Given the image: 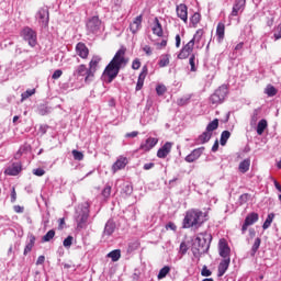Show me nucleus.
<instances>
[{"mask_svg": "<svg viewBox=\"0 0 281 281\" xmlns=\"http://www.w3.org/2000/svg\"><path fill=\"white\" fill-rule=\"evenodd\" d=\"M128 65V58H126V47L122 46L114 55L112 60L105 67L103 76L108 78V82L115 80L117 74L123 67Z\"/></svg>", "mask_w": 281, "mask_h": 281, "instance_id": "obj_1", "label": "nucleus"}, {"mask_svg": "<svg viewBox=\"0 0 281 281\" xmlns=\"http://www.w3.org/2000/svg\"><path fill=\"white\" fill-rule=\"evenodd\" d=\"M202 217V211H199L196 209L189 210L183 218V229H190V227H196V225H201Z\"/></svg>", "mask_w": 281, "mask_h": 281, "instance_id": "obj_2", "label": "nucleus"}, {"mask_svg": "<svg viewBox=\"0 0 281 281\" xmlns=\"http://www.w3.org/2000/svg\"><path fill=\"white\" fill-rule=\"evenodd\" d=\"M212 243V235L207 233H201L195 238L194 247L198 251V254H207L210 249V244Z\"/></svg>", "mask_w": 281, "mask_h": 281, "instance_id": "obj_3", "label": "nucleus"}, {"mask_svg": "<svg viewBox=\"0 0 281 281\" xmlns=\"http://www.w3.org/2000/svg\"><path fill=\"white\" fill-rule=\"evenodd\" d=\"M87 221H89V204L86 202L78 206L76 223L78 229H83L87 227Z\"/></svg>", "mask_w": 281, "mask_h": 281, "instance_id": "obj_4", "label": "nucleus"}, {"mask_svg": "<svg viewBox=\"0 0 281 281\" xmlns=\"http://www.w3.org/2000/svg\"><path fill=\"white\" fill-rule=\"evenodd\" d=\"M21 36L29 43L31 47H36V31L26 26L22 30Z\"/></svg>", "mask_w": 281, "mask_h": 281, "instance_id": "obj_5", "label": "nucleus"}, {"mask_svg": "<svg viewBox=\"0 0 281 281\" xmlns=\"http://www.w3.org/2000/svg\"><path fill=\"white\" fill-rule=\"evenodd\" d=\"M194 52V37L186 44L178 54L179 60H186Z\"/></svg>", "mask_w": 281, "mask_h": 281, "instance_id": "obj_6", "label": "nucleus"}, {"mask_svg": "<svg viewBox=\"0 0 281 281\" xmlns=\"http://www.w3.org/2000/svg\"><path fill=\"white\" fill-rule=\"evenodd\" d=\"M101 26H102V21H100L99 16H92L87 23V30L90 34H95L100 32Z\"/></svg>", "mask_w": 281, "mask_h": 281, "instance_id": "obj_7", "label": "nucleus"}, {"mask_svg": "<svg viewBox=\"0 0 281 281\" xmlns=\"http://www.w3.org/2000/svg\"><path fill=\"white\" fill-rule=\"evenodd\" d=\"M259 218H260V216L258 215V213H256V212L249 213L246 216L245 222L241 226V234H245V232H247L249 226L254 225L255 223H258Z\"/></svg>", "mask_w": 281, "mask_h": 281, "instance_id": "obj_8", "label": "nucleus"}, {"mask_svg": "<svg viewBox=\"0 0 281 281\" xmlns=\"http://www.w3.org/2000/svg\"><path fill=\"white\" fill-rule=\"evenodd\" d=\"M220 256L224 259L229 258V254H232V248H229V244L224 238L220 239L218 243Z\"/></svg>", "mask_w": 281, "mask_h": 281, "instance_id": "obj_9", "label": "nucleus"}, {"mask_svg": "<svg viewBox=\"0 0 281 281\" xmlns=\"http://www.w3.org/2000/svg\"><path fill=\"white\" fill-rule=\"evenodd\" d=\"M38 23L42 27H48L49 25V10L41 9L37 13Z\"/></svg>", "mask_w": 281, "mask_h": 281, "instance_id": "obj_10", "label": "nucleus"}, {"mask_svg": "<svg viewBox=\"0 0 281 281\" xmlns=\"http://www.w3.org/2000/svg\"><path fill=\"white\" fill-rule=\"evenodd\" d=\"M76 54L79 56V58L87 60V58H89V47H87V44L79 42L76 45Z\"/></svg>", "mask_w": 281, "mask_h": 281, "instance_id": "obj_11", "label": "nucleus"}, {"mask_svg": "<svg viewBox=\"0 0 281 281\" xmlns=\"http://www.w3.org/2000/svg\"><path fill=\"white\" fill-rule=\"evenodd\" d=\"M159 139L155 137H149L145 140V143L140 144L139 150H144V153H148L149 150H153L155 146H157Z\"/></svg>", "mask_w": 281, "mask_h": 281, "instance_id": "obj_12", "label": "nucleus"}, {"mask_svg": "<svg viewBox=\"0 0 281 281\" xmlns=\"http://www.w3.org/2000/svg\"><path fill=\"white\" fill-rule=\"evenodd\" d=\"M203 150H205V147H199L193 149L186 158L184 160L188 164H192L194 161H196V159H199V157H201L203 155Z\"/></svg>", "mask_w": 281, "mask_h": 281, "instance_id": "obj_13", "label": "nucleus"}, {"mask_svg": "<svg viewBox=\"0 0 281 281\" xmlns=\"http://www.w3.org/2000/svg\"><path fill=\"white\" fill-rule=\"evenodd\" d=\"M177 16L183 21V23H188V5L180 3L176 8Z\"/></svg>", "mask_w": 281, "mask_h": 281, "instance_id": "obj_14", "label": "nucleus"}, {"mask_svg": "<svg viewBox=\"0 0 281 281\" xmlns=\"http://www.w3.org/2000/svg\"><path fill=\"white\" fill-rule=\"evenodd\" d=\"M102 60V58H100V56H93L92 59L89 63V69H88V77H93L97 69H98V65H100V61Z\"/></svg>", "mask_w": 281, "mask_h": 281, "instance_id": "obj_15", "label": "nucleus"}, {"mask_svg": "<svg viewBox=\"0 0 281 281\" xmlns=\"http://www.w3.org/2000/svg\"><path fill=\"white\" fill-rule=\"evenodd\" d=\"M170 150H172V143L167 142L161 148L158 149L157 157L159 159H166V157L170 155Z\"/></svg>", "mask_w": 281, "mask_h": 281, "instance_id": "obj_16", "label": "nucleus"}, {"mask_svg": "<svg viewBox=\"0 0 281 281\" xmlns=\"http://www.w3.org/2000/svg\"><path fill=\"white\" fill-rule=\"evenodd\" d=\"M148 76V67L144 66L142 68V71L138 76L137 83H136V91H142L144 88V80H146V77Z\"/></svg>", "mask_w": 281, "mask_h": 281, "instance_id": "obj_17", "label": "nucleus"}, {"mask_svg": "<svg viewBox=\"0 0 281 281\" xmlns=\"http://www.w3.org/2000/svg\"><path fill=\"white\" fill-rule=\"evenodd\" d=\"M143 19L144 18L140 14L132 21V23L130 24V32H132V34H137V32H139V30L142 29Z\"/></svg>", "mask_w": 281, "mask_h": 281, "instance_id": "obj_18", "label": "nucleus"}, {"mask_svg": "<svg viewBox=\"0 0 281 281\" xmlns=\"http://www.w3.org/2000/svg\"><path fill=\"white\" fill-rule=\"evenodd\" d=\"M127 164L128 159L126 157H120L112 166L113 172H117V170H123V168H126Z\"/></svg>", "mask_w": 281, "mask_h": 281, "instance_id": "obj_19", "label": "nucleus"}, {"mask_svg": "<svg viewBox=\"0 0 281 281\" xmlns=\"http://www.w3.org/2000/svg\"><path fill=\"white\" fill-rule=\"evenodd\" d=\"M232 262L231 258L223 259L218 265V277L225 276L227 269H229V263Z\"/></svg>", "mask_w": 281, "mask_h": 281, "instance_id": "obj_20", "label": "nucleus"}, {"mask_svg": "<svg viewBox=\"0 0 281 281\" xmlns=\"http://www.w3.org/2000/svg\"><path fill=\"white\" fill-rule=\"evenodd\" d=\"M227 86L222 85L218 89L215 90L214 94L217 95V98L222 101L225 102V98H227Z\"/></svg>", "mask_w": 281, "mask_h": 281, "instance_id": "obj_21", "label": "nucleus"}, {"mask_svg": "<svg viewBox=\"0 0 281 281\" xmlns=\"http://www.w3.org/2000/svg\"><path fill=\"white\" fill-rule=\"evenodd\" d=\"M154 26H153V34L156 36L162 37L164 36V29L161 27V23L159 22L158 18H155L154 20Z\"/></svg>", "mask_w": 281, "mask_h": 281, "instance_id": "obj_22", "label": "nucleus"}, {"mask_svg": "<svg viewBox=\"0 0 281 281\" xmlns=\"http://www.w3.org/2000/svg\"><path fill=\"white\" fill-rule=\"evenodd\" d=\"M216 36L218 43H222V41L225 38V23L218 22L216 26Z\"/></svg>", "mask_w": 281, "mask_h": 281, "instance_id": "obj_23", "label": "nucleus"}, {"mask_svg": "<svg viewBox=\"0 0 281 281\" xmlns=\"http://www.w3.org/2000/svg\"><path fill=\"white\" fill-rule=\"evenodd\" d=\"M212 135L213 133H210L207 130H205V132L196 138V144H207V142L212 139Z\"/></svg>", "mask_w": 281, "mask_h": 281, "instance_id": "obj_24", "label": "nucleus"}, {"mask_svg": "<svg viewBox=\"0 0 281 281\" xmlns=\"http://www.w3.org/2000/svg\"><path fill=\"white\" fill-rule=\"evenodd\" d=\"M115 232V223L113 221H108L103 231V236H112Z\"/></svg>", "mask_w": 281, "mask_h": 281, "instance_id": "obj_25", "label": "nucleus"}, {"mask_svg": "<svg viewBox=\"0 0 281 281\" xmlns=\"http://www.w3.org/2000/svg\"><path fill=\"white\" fill-rule=\"evenodd\" d=\"M22 170L21 165H13L12 167H9L5 169V175H9V177H16Z\"/></svg>", "mask_w": 281, "mask_h": 281, "instance_id": "obj_26", "label": "nucleus"}, {"mask_svg": "<svg viewBox=\"0 0 281 281\" xmlns=\"http://www.w3.org/2000/svg\"><path fill=\"white\" fill-rule=\"evenodd\" d=\"M108 258H111L112 262H117L122 258V250L115 249L108 254Z\"/></svg>", "mask_w": 281, "mask_h": 281, "instance_id": "obj_27", "label": "nucleus"}, {"mask_svg": "<svg viewBox=\"0 0 281 281\" xmlns=\"http://www.w3.org/2000/svg\"><path fill=\"white\" fill-rule=\"evenodd\" d=\"M35 243H36V237L34 235H31L30 241L27 243V245L24 248V256H27V254H30V251H32Z\"/></svg>", "mask_w": 281, "mask_h": 281, "instance_id": "obj_28", "label": "nucleus"}, {"mask_svg": "<svg viewBox=\"0 0 281 281\" xmlns=\"http://www.w3.org/2000/svg\"><path fill=\"white\" fill-rule=\"evenodd\" d=\"M268 126H269V124L267 123V120H265V119L260 120L258 125H257V134L262 135V133H265V130Z\"/></svg>", "mask_w": 281, "mask_h": 281, "instance_id": "obj_29", "label": "nucleus"}, {"mask_svg": "<svg viewBox=\"0 0 281 281\" xmlns=\"http://www.w3.org/2000/svg\"><path fill=\"white\" fill-rule=\"evenodd\" d=\"M250 166H251V160L245 159L239 164V172H243V175H245V172L249 171Z\"/></svg>", "mask_w": 281, "mask_h": 281, "instance_id": "obj_30", "label": "nucleus"}, {"mask_svg": "<svg viewBox=\"0 0 281 281\" xmlns=\"http://www.w3.org/2000/svg\"><path fill=\"white\" fill-rule=\"evenodd\" d=\"M88 71H89V69H87V66L85 64H81L77 68L78 76H86V80H89V78H90Z\"/></svg>", "mask_w": 281, "mask_h": 281, "instance_id": "obj_31", "label": "nucleus"}, {"mask_svg": "<svg viewBox=\"0 0 281 281\" xmlns=\"http://www.w3.org/2000/svg\"><path fill=\"white\" fill-rule=\"evenodd\" d=\"M229 137H232V133H229V131L222 132L221 138H220L221 146H225L227 144V139H229Z\"/></svg>", "mask_w": 281, "mask_h": 281, "instance_id": "obj_32", "label": "nucleus"}, {"mask_svg": "<svg viewBox=\"0 0 281 281\" xmlns=\"http://www.w3.org/2000/svg\"><path fill=\"white\" fill-rule=\"evenodd\" d=\"M273 218H276V214H273V213L268 214V216L262 225V228L269 229V227H271V224L273 223Z\"/></svg>", "mask_w": 281, "mask_h": 281, "instance_id": "obj_33", "label": "nucleus"}, {"mask_svg": "<svg viewBox=\"0 0 281 281\" xmlns=\"http://www.w3.org/2000/svg\"><path fill=\"white\" fill-rule=\"evenodd\" d=\"M216 128H218V119H215L207 124L206 132L214 133V131H216Z\"/></svg>", "mask_w": 281, "mask_h": 281, "instance_id": "obj_34", "label": "nucleus"}, {"mask_svg": "<svg viewBox=\"0 0 281 281\" xmlns=\"http://www.w3.org/2000/svg\"><path fill=\"white\" fill-rule=\"evenodd\" d=\"M54 236H56V231H54V229L48 231V232L42 237V243H49V240H53Z\"/></svg>", "mask_w": 281, "mask_h": 281, "instance_id": "obj_35", "label": "nucleus"}, {"mask_svg": "<svg viewBox=\"0 0 281 281\" xmlns=\"http://www.w3.org/2000/svg\"><path fill=\"white\" fill-rule=\"evenodd\" d=\"M190 22L192 24L193 27H196V25H199V23H201V13L195 12L191 18H190Z\"/></svg>", "mask_w": 281, "mask_h": 281, "instance_id": "obj_36", "label": "nucleus"}, {"mask_svg": "<svg viewBox=\"0 0 281 281\" xmlns=\"http://www.w3.org/2000/svg\"><path fill=\"white\" fill-rule=\"evenodd\" d=\"M158 65L159 67H168L170 65V55H162Z\"/></svg>", "mask_w": 281, "mask_h": 281, "instance_id": "obj_37", "label": "nucleus"}, {"mask_svg": "<svg viewBox=\"0 0 281 281\" xmlns=\"http://www.w3.org/2000/svg\"><path fill=\"white\" fill-rule=\"evenodd\" d=\"M265 93L269 97V98H273V95H278V89H276V87L273 86H268L265 90Z\"/></svg>", "mask_w": 281, "mask_h": 281, "instance_id": "obj_38", "label": "nucleus"}, {"mask_svg": "<svg viewBox=\"0 0 281 281\" xmlns=\"http://www.w3.org/2000/svg\"><path fill=\"white\" fill-rule=\"evenodd\" d=\"M262 243V239H260V237H257L255 239V243L252 245L251 248V256H256V252L258 251V249H260V244Z\"/></svg>", "mask_w": 281, "mask_h": 281, "instance_id": "obj_39", "label": "nucleus"}, {"mask_svg": "<svg viewBox=\"0 0 281 281\" xmlns=\"http://www.w3.org/2000/svg\"><path fill=\"white\" fill-rule=\"evenodd\" d=\"M169 273H170V267L165 266L162 269H160L158 273V280H164V278H166V276H168Z\"/></svg>", "mask_w": 281, "mask_h": 281, "instance_id": "obj_40", "label": "nucleus"}, {"mask_svg": "<svg viewBox=\"0 0 281 281\" xmlns=\"http://www.w3.org/2000/svg\"><path fill=\"white\" fill-rule=\"evenodd\" d=\"M72 157L75 161H82V159H85V154H82V151H78V149H74Z\"/></svg>", "mask_w": 281, "mask_h": 281, "instance_id": "obj_41", "label": "nucleus"}, {"mask_svg": "<svg viewBox=\"0 0 281 281\" xmlns=\"http://www.w3.org/2000/svg\"><path fill=\"white\" fill-rule=\"evenodd\" d=\"M34 93H36V89L26 90L25 92H23L21 94L22 102H23V100H27V98H32V95H34Z\"/></svg>", "mask_w": 281, "mask_h": 281, "instance_id": "obj_42", "label": "nucleus"}, {"mask_svg": "<svg viewBox=\"0 0 281 281\" xmlns=\"http://www.w3.org/2000/svg\"><path fill=\"white\" fill-rule=\"evenodd\" d=\"M191 71H196V55L192 54L189 59Z\"/></svg>", "mask_w": 281, "mask_h": 281, "instance_id": "obj_43", "label": "nucleus"}, {"mask_svg": "<svg viewBox=\"0 0 281 281\" xmlns=\"http://www.w3.org/2000/svg\"><path fill=\"white\" fill-rule=\"evenodd\" d=\"M189 103H190V95L182 97V98L177 100L178 106H186V104H189Z\"/></svg>", "mask_w": 281, "mask_h": 281, "instance_id": "obj_44", "label": "nucleus"}, {"mask_svg": "<svg viewBox=\"0 0 281 281\" xmlns=\"http://www.w3.org/2000/svg\"><path fill=\"white\" fill-rule=\"evenodd\" d=\"M167 45H168V36H164L161 42L156 43L157 49H164V47H166Z\"/></svg>", "mask_w": 281, "mask_h": 281, "instance_id": "obj_45", "label": "nucleus"}, {"mask_svg": "<svg viewBox=\"0 0 281 281\" xmlns=\"http://www.w3.org/2000/svg\"><path fill=\"white\" fill-rule=\"evenodd\" d=\"M63 245L66 248L71 247V245H74V236L69 235L67 238H65Z\"/></svg>", "mask_w": 281, "mask_h": 281, "instance_id": "obj_46", "label": "nucleus"}, {"mask_svg": "<svg viewBox=\"0 0 281 281\" xmlns=\"http://www.w3.org/2000/svg\"><path fill=\"white\" fill-rule=\"evenodd\" d=\"M210 102L213 103V104H223V101L215 93H213L210 97Z\"/></svg>", "mask_w": 281, "mask_h": 281, "instance_id": "obj_47", "label": "nucleus"}, {"mask_svg": "<svg viewBox=\"0 0 281 281\" xmlns=\"http://www.w3.org/2000/svg\"><path fill=\"white\" fill-rule=\"evenodd\" d=\"M201 276H203V278H210V276H212V271L207 269V266L202 268Z\"/></svg>", "mask_w": 281, "mask_h": 281, "instance_id": "obj_48", "label": "nucleus"}, {"mask_svg": "<svg viewBox=\"0 0 281 281\" xmlns=\"http://www.w3.org/2000/svg\"><path fill=\"white\" fill-rule=\"evenodd\" d=\"M102 196H104V199H109V196H111V186H106L103 189Z\"/></svg>", "mask_w": 281, "mask_h": 281, "instance_id": "obj_49", "label": "nucleus"}, {"mask_svg": "<svg viewBox=\"0 0 281 281\" xmlns=\"http://www.w3.org/2000/svg\"><path fill=\"white\" fill-rule=\"evenodd\" d=\"M180 254L182 256H186V254H188V245L186 244V241H182L180 244Z\"/></svg>", "mask_w": 281, "mask_h": 281, "instance_id": "obj_50", "label": "nucleus"}, {"mask_svg": "<svg viewBox=\"0 0 281 281\" xmlns=\"http://www.w3.org/2000/svg\"><path fill=\"white\" fill-rule=\"evenodd\" d=\"M156 93L157 95H164V93H166V86H157Z\"/></svg>", "mask_w": 281, "mask_h": 281, "instance_id": "obj_51", "label": "nucleus"}, {"mask_svg": "<svg viewBox=\"0 0 281 281\" xmlns=\"http://www.w3.org/2000/svg\"><path fill=\"white\" fill-rule=\"evenodd\" d=\"M274 38H276V41H280V38H281V23L276 29Z\"/></svg>", "mask_w": 281, "mask_h": 281, "instance_id": "obj_52", "label": "nucleus"}, {"mask_svg": "<svg viewBox=\"0 0 281 281\" xmlns=\"http://www.w3.org/2000/svg\"><path fill=\"white\" fill-rule=\"evenodd\" d=\"M139 67H142V61H139V59H134L132 63V69L137 70L139 69Z\"/></svg>", "mask_w": 281, "mask_h": 281, "instance_id": "obj_53", "label": "nucleus"}, {"mask_svg": "<svg viewBox=\"0 0 281 281\" xmlns=\"http://www.w3.org/2000/svg\"><path fill=\"white\" fill-rule=\"evenodd\" d=\"M60 76H63V70L57 69L54 71V74L52 75V79L53 80H58V78H60Z\"/></svg>", "mask_w": 281, "mask_h": 281, "instance_id": "obj_54", "label": "nucleus"}, {"mask_svg": "<svg viewBox=\"0 0 281 281\" xmlns=\"http://www.w3.org/2000/svg\"><path fill=\"white\" fill-rule=\"evenodd\" d=\"M143 52H145L146 56H153V48L149 45H145Z\"/></svg>", "mask_w": 281, "mask_h": 281, "instance_id": "obj_55", "label": "nucleus"}, {"mask_svg": "<svg viewBox=\"0 0 281 281\" xmlns=\"http://www.w3.org/2000/svg\"><path fill=\"white\" fill-rule=\"evenodd\" d=\"M13 210L16 214H23V212H25V207L21 206V205H15L13 206Z\"/></svg>", "mask_w": 281, "mask_h": 281, "instance_id": "obj_56", "label": "nucleus"}, {"mask_svg": "<svg viewBox=\"0 0 281 281\" xmlns=\"http://www.w3.org/2000/svg\"><path fill=\"white\" fill-rule=\"evenodd\" d=\"M33 175H35L36 177H43V175H45V171L42 168H37L33 170Z\"/></svg>", "mask_w": 281, "mask_h": 281, "instance_id": "obj_57", "label": "nucleus"}, {"mask_svg": "<svg viewBox=\"0 0 281 281\" xmlns=\"http://www.w3.org/2000/svg\"><path fill=\"white\" fill-rule=\"evenodd\" d=\"M245 3H247V1L246 0H236V2H235V8H239V9H241V8H245Z\"/></svg>", "mask_w": 281, "mask_h": 281, "instance_id": "obj_58", "label": "nucleus"}, {"mask_svg": "<svg viewBox=\"0 0 281 281\" xmlns=\"http://www.w3.org/2000/svg\"><path fill=\"white\" fill-rule=\"evenodd\" d=\"M166 229H171L172 232H177V225H175V223H172V222H169L166 225Z\"/></svg>", "mask_w": 281, "mask_h": 281, "instance_id": "obj_59", "label": "nucleus"}, {"mask_svg": "<svg viewBox=\"0 0 281 281\" xmlns=\"http://www.w3.org/2000/svg\"><path fill=\"white\" fill-rule=\"evenodd\" d=\"M16 201V189L13 187L11 191V203Z\"/></svg>", "mask_w": 281, "mask_h": 281, "instance_id": "obj_60", "label": "nucleus"}, {"mask_svg": "<svg viewBox=\"0 0 281 281\" xmlns=\"http://www.w3.org/2000/svg\"><path fill=\"white\" fill-rule=\"evenodd\" d=\"M176 47H181V35L179 34L176 35Z\"/></svg>", "mask_w": 281, "mask_h": 281, "instance_id": "obj_61", "label": "nucleus"}, {"mask_svg": "<svg viewBox=\"0 0 281 281\" xmlns=\"http://www.w3.org/2000/svg\"><path fill=\"white\" fill-rule=\"evenodd\" d=\"M155 168V164L154 162H148L144 165V170H150Z\"/></svg>", "mask_w": 281, "mask_h": 281, "instance_id": "obj_62", "label": "nucleus"}, {"mask_svg": "<svg viewBox=\"0 0 281 281\" xmlns=\"http://www.w3.org/2000/svg\"><path fill=\"white\" fill-rule=\"evenodd\" d=\"M44 263H45V256H40L37 258L36 265L38 266V265H44Z\"/></svg>", "mask_w": 281, "mask_h": 281, "instance_id": "obj_63", "label": "nucleus"}, {"mask_svg": "<svg viewBox=\"0 0 281 281\" xmlns=\"http://www.w3.org/2000/svg\"><path fill=\"white\" fill-rule=\"evenodd\" d=\"M239 10H240V8L234 5L233 11H232L233 16H238V11Z\"/></svg>", "mask_w": 281, "mask_h": 281, "instance_id": "obj_64", "label": "nucleus"}]
</instances>
